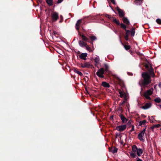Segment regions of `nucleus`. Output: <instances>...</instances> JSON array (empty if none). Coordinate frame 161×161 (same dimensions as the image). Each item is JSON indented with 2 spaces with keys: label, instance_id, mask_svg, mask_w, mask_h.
<instances>
[{
  "label": "nucleus",
  "instance_id": "1",
  "mask_svg": "<svg viewBox=\"0 0 161 161\" xmlns=\"http://www.w3.org/2000/svg\"><path fill=\"white\" fill-rule=\"evenodd\" d=\"M153 76L154 75V73L153 72V69L151 68V69L149 70V72L143 73L142 74V76L143 78V80H141L139 82V84L142 86H145L151 82L150 79L151 76Z\"/></svg>",
  "mask_w": 161,
  "mask_h": 161
},
{
  "label": "nucleus",
  "instance_id": "2",
  "mask_svg": "<svg viewBox=\"0 0 161 161\" xmlns=\"http://www.w3.org/2000/svg\"><path fill=\"white\" fill-rule=\"evenodd\" d=\"M153 88L147 91L144 93V96L147 99H150V95H152L153 93Z\"/></svg>",
  "mask_w": 161,
  "mask_h": 161
},
{
  "label": "nucleus",
  "instance_id": "3",
  "mask_svg": "<svg viewBox=\"0 0 161 161\" xmlns=\"http://www.w3.org/2000/svg\"><path fill=\"white\" fill-rule=\"evenodd\" d=\"M104 69L103 68H101L97 72L96 74L99 77L103 78L104 77L103 74H104Z\"/></svg>",
  "mask_w": 161,
  "mask_h": 161
},
{
  "label": "nucleus",
  "instance_id": "4",
  "mask_svg": "<svg viewBox=\"0 0 161 161\" xmlns=\"http://www.w3.org/2000/svg\"><path fill=\"white\" fill-rule=\"evenodd\" d=\"M119 93L120 94V97L124 98L125 100H126L128 98V94L125 93L121 90H119Z\"/></svg>",
  "mask_w": 161,
  "mask_h": 161
},
{
  "label": "nucleus",
  "instance_id": "5",
  "mask_svg": "<svg viewBox=\"0 0 161 161\" xmlns=\"http://www.w3.org/2000/svg\"><path fill=\"white\" fill-rule=\"evenodd\" d=\"M126 127V125H124L117 126L116 129L119 131H122L125 130Z\"/></svg>",
  "mask_w": 161,
  "mask_h": 161
},
{
  "label": "nucleus",
  "instance_id": "6",
  "mask_svg": "<svg viewBox=\"0 0 161 161\" xmlns=\"http://www.w3.org/2000/svg\"><path fill=\"white\" fill-rule=\"evenodd\" d=\"M146 131V128H144L142 131L138 134V136L139 139L141 141H143V136Z\"/></svg>",
  "mask_w": 161,
  "mask_h": 161
},
{
  "label": "nucleus",
  "instance_id": "7",
  "mask_svg": "<svg viewBox=\"0 0 161 161\" xmlns=\"http://www.w3.org/2000/svg\"><path fill=\"white\" fill-rule=\"evenodd\" d=\"M52 17L53 21H56L58 17V13L55 12H53L52 14Z\"/></svg>",
  "mask_w": 161,
  "mask_h": 161
},
{
  "label": "nucleus",
  "instance_id": "8",
  "mask_svg": "<svg viewBox=\"0 0 161 161\" xmlns=\"http://www.w3.org/2000/svg\"><path fill=\"white\" fill-rule=\"evenodd\" d=\"M152 104L150 103H147L144 106L141 107V108L144 109H147L151 107Z\"/></svg>",
  "mask_w": 161,
  "mask_h": 161
},
{
  "label": "nucleus",
  "instance_id": "9",
  "mask_svg": "<svg viewBox=\"0 0 161 161\" xmlns=\"http://www.w3.org/2000/svg\"><path fill=\"white\" fill-rule=\"evenodd\" d=\"M87 53H81L79 56V57L81 59L86 60V57L87 56Z\"/></svg>",
  "mask_w": 161,
  "mask_h": 161
},
{
  "label": "nucleus",
  "instance_id": "10",
  "mask_svg": "<svg viewBox=\"0 0 161 161\" xmlns=\"http://www.w3.org/2000/svg\"><path fill=\"white\" fill-rule=\"evenodd\" d=\"M81 22L82 19H79L77 21L75 25L76 28L77 30H79V27L80 26V24L81 23Z\"/></svg>",
  "mask_w": 161,
  "mask_h": 161
},
{
  "label": "nucleus",
  "instance_id": "11",
  "mask_svg": "<svg viewBox=\"0 0 161 161\" xmlns=\"http://www.w3.org/2000/svg\"><path fill=\"white\" fill-rule=\"evenodd\" d=\"M82 67L84 68H89L91 66V65L88 63H85L84 64L82 63L80 64Z\"/></svg>",
  "mask_w": 161,
  "mask_h": 161
},
{
  "label": "nucleus",
  "instance_id": "12",
  "mask_svg": "<svg viewBox=\"0 0 161 161\" xmlns=\"http://www.w3.org/2000/svg\"><path fill=\"white\" fill-rule=\"evenodd\" d=\"M79 44L80 46L82 47H85L87 45V44L83 41H80L79 42Z\"/></svg>",
  "mask_w": 161,
  "mask_h": 161
},
{
  "label": "nucleus",
  "instance_id": "13",
  "mask_svg": "<svg viewBox=\"0 0 161 161\" xmlns=\"http://www.w3.org/2000/svg\"><path fill=\"white\" fill-rule=\"evenodd\" d=\"M123 20L124 22L127 25H129L130 24L129 21L127 18L124 17L123 19Z\"/></svg>",
  "mask_w": 161,
  "mask_h": 161
},
{
  "label": "nucleus",
  "instance_id": "14",
  "mask_svg": "<svg viewBox=\"0 0 161 161\" xmlns=\"http://www.w3.org/2000/svg\"><path fill=\"white\" fill-rule=\"evenodd\" d=\"M136 152L137 155L140 156L142 153L143 150L142 149H138Z\"/></svg>",
  "mask_w": 161,
  "mask_h": 161
},
{
  "label": "nucleus",
  "instance_id": "15",
  "mask_svg": "<svg viewBox=\"0 0 161 161\" xmlns=\"http://www.w3.org/2000/svg\"><path fill=\"white\" fill-rule=\"evenodd\" d=\"M47 3L50 6H52L53 4V0H46Z\"/></svg>",
  "mask_w": 161,
  "mask_h": 161
},
{
  "label": "nucleus",
  "instance_id": "16",
  "mask_svg": "<svg viewBox=\"0 0 161 161\" xmlns=\"http://www.w3.org/2000/svg\"><path fill=\"white\" fill-rule=\"evenodd\" d=\"M120 118L123 123H125L127 122V119L122 115H120Z\"/></svg>",
  "mask_w": 161,
  "mask_h": 161
},
{
  "label": "nucleus",
  "instance_id": "17",
  "mask_svg": "<svg viewBox=\"0 0 161 161\" xmlns=\"http://www.w3.org/2000/svg\"><path fill=\"white\" fill-rule=\"evenodd\" d=\"M102 85L103 86L108 88L110 86L109 84L105 82H102Z\"/></svg>",
  "mask_w": 161,
  "mask_h": 161
},
{
  "label": "nucleus",
  "instance_id": "18",
  "mask_svg": "<svg viewBox=\"0 0 161 161\" xmlns=\"http://www.w3.org/2000/svg\"><path fill=\"white\" fill-rule=\"evenodd\" d=\"M119 14V15L120 17H123L125 15L124 12L123 11H118Z\"/></svg>",
  "mask_w": 161,
  "mask_h": 161
},
{
  "label": "nucleus",
  "instance_id": "19",
  "mask_svg": "<svg viewBox=\"0 0 161 161\" xmlns=\"http://www.w3.org/2000/svg\"><path fill=\"white\" fill-rule=\"evenodd\" d=\"M130 32L131 33V36H134L135 35V29L132 28L130 31Z\"/></svg>",
  "mask_w": 161,
  "mask_h": 161
},
{
  "label": "nucleus",
  "instance_id": "20",
  "mask_svg": "<svg viewBox=\"0 0 161 161\" xmlns=\"http://www.w3.org/2000/svg\"><path fill=\"white\" fill-rule=\"evenodd\" d=\"M160 126V125L159 124H158L157 125H153L151 127V128L152 129H154L155 128H158Z\"/></svg>",
  "mask_w": 161,
  "mask_h": 161
},
{
  "label": "nucleus",
  "instance_id": "21",
  "mask_svg": "<svg viewBox=\"0 0 161 161\" xmlns=\"http://www.w3.org/2000/svg\"><path fill=\"white\" fill-rule=\"evenodd\" d=\"M81 36L83 41H87L88 40V38L83 35H82Z\"/></svg>",
  "mask_w": 161,
  "mask_h": 161
},
{
  "label": "nucleus",
  "instance_id": "22",
  "mask_svg": "<svg viewBox=\"0 0 161 161\" xmlns=\"http://www.w3.org/2000/svg\"><path fill=\"white\" fill-rule=\"evenodd\" d=\"M117 149L115 147H114L112 148L111 152L113 153H114L117 152Z\"/></svg>",
  "mask_w": 161,
  "mask_h": 161
},
{
  "label": "nucleus",
  "instance_id": "23",
  "mask_svg": "<svg viewBox=\"0 0 161 161\" xmlns=\"http://www.w3.org/2000/svg\"><path fill=\"white\" fill-rule=\"evenodd\" d=\"M74 71L75 73H77V74H78L79 75H80L81 76H82L83 75L82 73L81 72H80L78 71V70L75 69L74 70Z\"/></svg>",
  "mask_w": 161,
  "mask_h": 161
},
{
  "label": "nucleus",
  "instance_id": "24",
  "mask_svg": "<svg viewBox=\"0 0 161 161\" xmlns=\"http://www.w3.org/2000/svg\"><path fill=\"white\" fill-rule=\"evenodd\" d=\"M146 122V120H143L142 121H140L139 124L140 125H143L145 124Z\"/></svg>",
  "mask_w": 161,
  "mask_h": 161
},
{
  "label": "nucleus",
  "instance_id": "25",
  "mask_svg": "<svg viewBox=\"0 0 161 161\" xmlns=\"http://www.w3.org/2000/svg\"><path fill=\"white\" fill-rule=\"evenodd\" d=\"M124 47L127 50L129 49L130 48V46L126 45H124Z\"/></svg>",
  "mask_w": 161,
  "mask_h": 161
},
{
  "label": "nucleus",
  "instance_id": "26",
  "mask_svg": "<svg viewBox=\"0 0 161 161\" xmlns=\"http://www.w3.org/2000/svg\"><path fill=\"white\" fill-rule=\"evenodd\" d=\"M155 101L158 103H159L160 102L161 99L159 98H157L154 99Z\"/></svg>",
  "mask_w": 161,
  "mask_h": 161
},
{
  "label": "nucleus",
  "instance_id": "27",
  "mask_svg": "<svg viewBox=\"0 0 161 161\" xmlns=\"http://www.w3.org/2000/svg\"><path fill=\"white\" fill-rule=\"evenodd\" d=\"M113 21L114 22L116 23V24H117V25H119V21L118 20H117L116 19H115V18H114L113 19Z\"/></svg>",
  "mask_w": 161,
  "mask_h": 161
},
{
  "label": "nucleus",
  "instance_id": "28",
  "mask_svg": "<svg viewBox=\"0 0 161 161\" xmlns=\"http://www.w3.org/2000/svg\"><path fill=\"white\" fill-rule=\"evenodd\" d=\"M95 61L96 63L97 64L99 63V57H96L95 59Z\"/></svg>",
  "mask_w": 161,
  "mask_h": 161
},
{
  "label": "nucleus",
  "instance_id": "29",
  "mask_svg": "<svg viewBox=\"0 0 161 161\" xmlns=\"http://www.w3.org/2000/svg\"><path fill=\"white\" fill-rule=\"evenodd\" d=\"M91 39L92 41H94L96 40V37L94 36H91L89 37Z\"/></svg>",
  "mask_w": 161,
  "mask_h": 161
},
{
  "label": "nucleus",
  "instance_id": "30",
  "mask_svg": "<svg viewBox=\"0 0 161 161\" xmlns=\"http://www.w3.org/2000/svg\"><path fill=\"white\" fill-rule=\"evenodd\" d=\"M138 149L136 147L135 145L133 146L132 147V150L134 152H136Z\"/></svg>",
  "mask_w": 161,
  "mask_h": 161
},
{
  "label": "nucleus",
  "instance_id": "31",
  "mask_svg": "<svg viewBox=\"0 0 161 161\" xmlns=\"http://www.w3.org/2000/svg\"><path fill=\"white\" fill-rule=\"evenodd\" d=\"M86 49L89 51V52H92V51L91 50L90 47L89 46H87V45H86V46H85Z\"/></svg>",
  "mask_w": 161,
  "mask_h": 161
},
{
  "label": "nucleus",
  "instance_id": "32",
  "mask_svg": "<svg viewBox=\"0 0 161 161\" xmlns=\"http://www.w3.org/2000/svg\"><path fill=\"white\" fill-rule=\"evenodd\" d=\"M156 22L158 24H161V19H157L156 20Z\"/></svg>",
  "mask_w": 161,
  "mask_h": 161
},
{
  "label": "nucleus",
  "instance_id": "33",
  "mask_svg": "<svg viewBox=\"0 0 161 161\" xmlns=\"http://www.w3.org/2000/svg\"><path fill=\"white\" fill-rule=\"evenodd\" d=\"M120 26H121V27L122 28H123L125 30V29H126V26L125 25H124V24H123L122 23L120 24Z\"/></svg>",
  "mask_w": 161,
  "mask_h": 161
},
{
  "label": "nucleus",
  "instance_id": "34",
  "mask_svg": "<svg viewBox=\"0 0 161 161\" xmlns=\"http://www.w3.org/2000/svg\"><path fill=\"white\" fill-rule=\"evenodd\" d=\"M110 1L114 5H115V2L114 0H110Z\"/></svg>",
  "mask_w": 161,
  "mask_h": 161
},
{
  "label": "nucleus",
  "instance_id": "35",
  "mask_svg": "<svg viewBox=\"0 0 161 161\" xmlns=\"http://www.w3.org/2000/svg\"><path fill=\"white\" fill-rule=\"evenodd\" d=\"M143 0H136L135 1V2L138 3L139 2V3H140L142 2V1Z\"/></svg>",
  "mask_w": 161,
  "mask_h": 161
},
{
  "label": "nucleus",
  "instance_id": "36",
  "mask_svg": "<svg viewBox=\"0 0 161 161\" xmlns=\"http://www.w3.org/2000/svg\"><path fill=\"white\" fill-rule=\"evenodd\" d=\"M130 156L132 157L133 158H134L136 156V155L134 153H130Z\"/></svg>",
  "mask_w": 161,
  "mask_h": 161
},
{
  "label": "nucleus",
  "instance_id": "37",
  "mask_svg": "<svg viewBox=\"0 0 161 161\" xmlns=\"http://www.w3.org/2000/svg\"><path fill=\"white\" fill-rule=\"evenodd\" d=\"M125 31H126V35H128V34H129V33L130 32V31L128 30H126V29H125Z\"/></svg>",
  "mask_w": 161,
  "mask_h": 161
},
{
  "label": "nucleus",
  "instance_id": "38",
  "mask_svg": "<svg viewBox=\"0 0 161 161\" xmlns=\"http://www.w3.org/2000/svg\"><path fill=\"white\" fill-rule=\"evenodd\" d=\"M125 38L126 40H127L128 39V35H126L125 36Z\"/></svg>",
  "mask_w": 161,
  "mask_h": 161
},
{
  "label": "nucleus",
  "instance_id": "39",
  "mask_svg": "<svg viewBox=\"0 0 161 161\" xmlns=\"http://www.w3.org/2000/svg\"><path fill=\"white\" fill-rule=\"evenodd\" d=\"M115 10H122L121 9H120L117 6H116L115 7Z\"/></svg>",
  "mask_w": 161,
  "mask_h": 161
},
{
  "label": "nucleus",
  "instance_id": "40",
  "mask_svg": "<svg viewBox=\"0 0 161 161\" xmlns=\"http://www.w3.org/2000/svg\"><path fill=\"white\" fill-rule=\"evenodd\" d=\"M63 0H58L57 1V3H60L63 1Z\"/></svg>",
  "mask_w": 161,
  "mask_h": 161
},
{
  "label": "nucleus",
  "instance_id": "41",
  "mask_svg": "<svg viewBox=\"0 0 161 161\" xmlns=\"http://www.w3.org/2000/svg\"><path fill=\"white\" fill-rule=\"evenodd\" d=\"M134 130V126L133 125L132 126V128L130 130V131H132Z\"/></svg>",
  "mask_w": 161,
  "mask_h": 161
},
{
  "label": "nucleus",
  "instance_id": "42",
  "mask_svg": "<svg viewBox=\"0 0 161 161\" xmlns=\"http://www.w3.org/2000/svg\"><path fill=\"white\" fill-rule=\"evenodd\" d=\"M125 100H124V101H123V102L121 103V105H123V104H124L125 103Z\"/></svg>",
  "mask_w": 161,
  "mask_h": 161
},
{
  "label": "nucleus",
  "instance_id": "43",
  "mask_svg": "<svg viewBox=\"0 0 161 161\" xmlns=\"http://www.w3.org/2000/svg\"><path fill=\"white\" fill-rule=\"evenodd\" d=\"M104 66H105V67H106V69H107L108 68V66L107 65V64H105L104 65Z\"/></svg>",
  "mask_w": 161,
  "mask_h": 161
},
{
  "label": "nucleus",
  "instance_id": "44",
  "mask_svg": "<svg viewBox=\"0 0 161 161\" xmlns=\"http://www.w3.org/2000/svg\"><path fill=\"white\" fill-rule=\"evenodd\" d=\"M109 6L113 10H114L112 6H111L110 4H109Z\"/></svg>",
  "mask_w": 161,
  "mask_h": 161
},
{
  "label": "nucleus",
  "instance_id": "45",
  "mask_svg": "<svg viewBox=\"0 0 161 161\" xmlns=\"http://www.w3.org/2000/svg\"><path fill=\"white\" fill-rule=\"evenodd\" d=\"M158 86L159 87L161 88V83H160L158 84Z\"/></svg>",
  "mask_w": 161,
  "mask_h": 161
},
{
  "label": "nucleus",
  "instance_id": "46",
  "mask_svg": "<svg viewBox=\"0 0 161 161\" xmlns=\"http://www.w3.org/2000/svg\"><path fill=\"white\" fill-rule=\"evenodd\" d=\"M137 161H142L141 159H138L137 160Z\"/></svg>",
  "mask_w": 161,
  "mask_h": 161
},
{
  "label": "nucleus",
  "instance_id": "47",
  "mask_svg": "<svg viewBox=\"0 0 161 161\" xmlns=\"http://www.w3.org/2000/svg\"><path fill=\"white\" fill-rule=\"evenodd\" d=\"M107 16H108V18H110V17H111L110 16H109V15H107Z\"/></svg>",
  "mask_w": 161,
  "mask_h": 161
},
{
  "label": "nucleus",
  "instance_id": "48",
  "mask_svg": "<svg viewBox=\"0 0 161 161\" xmlns=\"http://www.w3.org/2000/svg\"><path fill=\"white\" fill-rule=\"evenodd\" d=\"M156 85H155L154 86V87H155V86Z\"/></svg>",
  "mask_w": 161,
  "mask_h": 161
},
{
  "label": "nucleus",
  "instance_id": "49",
  "mask_svg": "<svg viewBox=\"0 0 161 161\" xmlns=\"http://www.w3.org/2000/svg\"><path fill=\"white\" fill-rule=\"evenodd\" d=\"M160 130H161V128L160 129Z\"/></svg>",
  "mask_w": 161,
  "mask_h": 161
}]
</instances>
